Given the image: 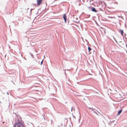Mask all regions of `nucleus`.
I'll use <instances>...</instances> for the list:
<instances>
[{
  "label": "nucleus",
  "mask_w": 127,
  "mask_h": 127,
  "mask_svg": "<svg viewBox=\"0 0 127 127\" xmlns=\"http://www.w3.org/2000/svg\"><path fill=\"white\" fill-rule=\"evenodd\" d=\"M16 125L17 127H25L22 123L21 121L19 120H18L17 123H16Z\"/></svg>",
  "instance_id": "nucleus-1"
},
{
  "label": "nucleus",
  "mask_w": 127,
  "mask_h": 127,
  "mask_svg": "<svg viewBox=\"0 0 127 127\" xmlns=\"http://www.w3.org/2000/svg\"><path fill=\"white\" fill-rule=\"evenodd\" d=\"M42 0H37V5H39L42 3Z\"/></svg>",
  "instance_id": "nucleus-2"
},
{
  "label": "nucleus",
  "mask_w": 127,
  "mask_h": 127,
  "mask_svg": "<svg viewBox=\"0 0 127 127\" xmlns=\"http://www.w3.org/2000/svg\"><path fill=\"white\" fill-rule=\"evenodd\" d=\"M63 18L64 19L65 23H66L67 18L66 14H64L63 16Z\"/></svg>",
  "instance_id": "nucleus-3"
},
{
  "label": "nucleus",
  "mask_w": 127,
  "mask_h": 127,
  "mask_svg": "<svg viewBox=\"0 0 127 127\" xmlns=\"http://www.w3.org/2000/svg\"><path fill=\"white\" fill-rule=\"evenodd\" d=\"M91 10L93 12L96 13L97 12V11L96 10L95 8L94 7H93L92 8Z\"/></svg>",
  "instance_id": "nucleus-4"
},
{
  "label": "nucleus",
  "mask_w": 127,
  "mask_h": 127,
  "mask_svg": "<svg viewBox=\"0 0 127 127\" xmlns=\"http://www.w3.org/2000/svg\"><path fill=\"white\" fill-rule=\"evenodd\" d=\"M122 111V109H121V110H119V111L118 112V114H117V115H119L121 113Z\"/></svg>",
  "instance_id": "nucleus-5"
},
{
  "label": "nucleus",
  "mask_w": 127,
  "mask_h": 127,
  "mask_svg": "<svg viewBox=\"0 0 127 127\" xmlns=\"http://www.w3.org/2000/svg\"><path fill=\"white\" fill-rule=\"evenodd\" d=\"M62 124L61 123H58V125H57V127H59L60 126H62Z\"/></svg>",
  "instance_id": "nucleus-6"
},
{
  "label": "nucleus",
  "mask_w": 127,
  "mask_h": 127,
  "mask_svg": "<svg viewBox=\"0 0 127 127\" xmlns=\"http://www.w3.org/2000/svg\"><path fill=\"white\" fill-rule=\"evenodd\" d=\"M120 32L121 34L123 36V33H124V32L122 30H120Z\"/></svg>",
  "instance_id": "nucleus-7"
},
{
  "label": "nucleus",
  "mask_w": 127,
  "mask_h": 127,
  "mask_svg": "<svg viewBox=\"0 0 127 127\" xmlns=\"http://www.w3.org/2000/svg\"><path fill=\"white\" fill-rule=\"evenodd\" d=\"M88 50H89V51L91 50V49L90 47H88Z\"/></svg>",
  "instance_id": "nucleus-8"
},
{
  "label": "nucleus",
  "mask_w": 127,
  "mask_h": 127,
  "mask_svg": "<svg viewBox=\"0 0 127 127\" xmlns=\"http://www.w3.org/2000/svg\"><path fill=\"white\" fill-rule=\"evenodd\" d=\"M89 108L90 109H91V110H92L93 111L95 109H94L92 107V108Z\"/></svg>",
  "instance_id": "nucleus-9"
},
{
  "label": "nucleus",
  "mask_w": 127,
  "mask_h": 127,
  "mask_svg": "<svg viewBox=\"0 0 127 127\" xmlns=\"http://www.w3.org/2000/svg\"><path fill=\"white\" fill-rule=\"evenodd\" d=\"M113 38L116 41V43H117V41H116V39L114 37V36H113Z\"/></svg>",
  "instance_id": "nucleus-10"
},
{
  "label": "nucleus",
  "mask_w": 127,
  "mask_h": 127,
  "mask_svg": "<svg viewBox=\"0 0 127 127\" xmlns=\"http://www.w3.org/2000/svg\"><path fill=\"white\" fill-rule=\"evenodd\" d=\"M43 59L42 61H41V63H40V65H41L42 64L43 62Z\"/></svg>",
  "instance_id": "nucleus-11"
},
{
  "label": "nucleus",
  "mask_w": 127,
  "mask_h": 127,
  "mask_svg": "<svg viewBox=\"0 0 127 127\" xmlns=\"http://www.w3.org/2000/svg\"><path fill=\"white\" fill-rule=\"evenodd\" d=\"M94 113H95V114H97V112H96L95 111H94Z\"/></svg>",
  "instance_id": "nucleus-12"
},
{
  "label": "nucleus",
  "mask_w": 127,
  "mask_h": 127,
  "mask_svg": "<svg viewBox=\"0 0 127 127\" xmlns=\"http://www.w3.org/2000/svg\"><path fill=\"white\" fill-rule=\"evenodd\" d=\"M16 126H17L16 125V123H15V124L14 126L13 127H16Z\"/></svg>",
  "instance_id": "nucleus-13"
},
{
  "label": "nucleus",
  "mask_w": 127,
  "mask_h": 127,
  "mask_svg": "<svg viewBox=\"0 0 127 127\" xmlns=\"http://www.w3.org/2000/svg\"><path fill=\"white\" fill-rule=\"evenodd\" d=\"M51 123L52 124L53 122V121L52 120H51Z\"/></svg>",
  "instance_id": "nucleus-14"
},
{
  "label": "nucleus",
  "mask_w": 127,
  "mask_h": 127,
  "mask_svg": "<svg viewBox=\"0 0 127 127\" xmlns=\"http://www.w3.org/2000/svg\"><path fill=\"white\" fill-rule=\"evenodd\" d=\"M99 10H101V11H103V10H102L101 9H99Z\"/></svg>",
  "instance_id": "nucleus-15"
},
{
  "label": "nucleus",
  "mask_w": 127,
  "mask_h": 127,
  "mask_svg": "<svg viewBox=\"0 0 127 127\" xmlns=\"http://www.w3.org/2000/svg\"><path fill=\"white\" fill-rule=\"evenodd\" d=\"M115 3L116 4H117L118 3V2H115Z\"/></svg>",
  "instance_id": "nucleus-16"
},
{
  "label": "nucleus",
  "mask_w": 127,
  "mask_h": 127,
  "mask_svg": "<svg viewBox=\"0 0 127 127\" xmlns=\"http://www.w3.org/2000/svg\"><path fill=\"white\" fill-rule=\"evenodd\" d=\"M33 5H35V6L36 5L35 4H33Z\"/></svg>",
  "instance_id": "nucleus-17"
},
{
  "label": "nucleus",
  "mask_w": 127,
  "mask_h": 127,
  "mask_svg": "<svg viewBox=\"0 0 127 127\" xmlns=\"http://www.w3.org/2000/svg\"><path fill=\"white\" fill-rule=\"evenodd\" d=\"M72 107L71 108V111H72Z\"/></svg>",
  "instance_id": "nucleus-18"
},
{
  "label": "nucleus",
  "mask_w": 127,
  "mask_h": 127,
  "mask_svg": "<svg viewBox=\"0 0 127 127\" xmlns=\"http://www.w3.org/2000/svg\"><path fill=\"white\" fill-rule=\"evenodd\" d=\"M84 0H83V2H84Z\"/></svg>",
  "instance_id": "nucleus-19"
},
{
  "label": "nucleus",
  "mask_w": 127,
  "mask_h": 127,
  "mask_svg": "<svg viewBox=\"0 0 127 127\" xmlns=\"http://www.w3.org/2000/svg\"><path fill=\"white\" fill-rule=\"evenodd\" d=\"M7 93V94L8 95V92Z\"/></svg>",
  "instance_id": "nucleus-20"
},
{
  "label": "nucleus",
  "mask_w": 127,
  "mask_h": 127,
  "mask_svg": "<svg viewBox=\"0 0 127 127\" xmlns=\"http://www.w3.org/2000/svg\"><path fill=\"white\" fill-rule=\"evenodd\" d=\"M98 113H99V112H98Z\"/></svg>",
  "instance_id": "nucleus-21"
},
{
  "label": "nucleus",
  "mask_w": 127,
  "mask_h": 127,
  "mask_svg": "<svg viewBox=\"0 0 127 127\" xmlns=\"http://www.w3.org/2000/svg\"><path fill=\"white\" fill-rule=\"evenodd\" d=\"M32 11V9L31 10V11Z\"/></svg>",
  "instance_id": "nucleus-22"
}]
</instances>
